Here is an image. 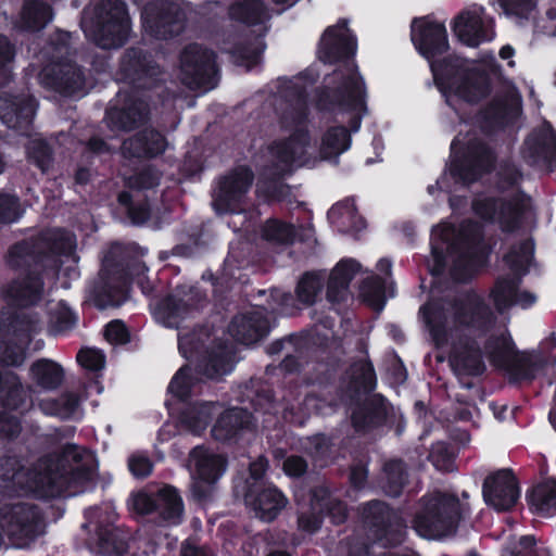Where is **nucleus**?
Instances as JSON below:
<instances>
[{"label":"nucleus","mask_w":556,"mask_h":556,"mask_svg":"<svg viewBox=\"0 0 556 556\" xmlns=\"http://www.w3.org/2000/svg\"><path fill=\"white\" fill-rule=\"evenodd\" d=\"M410 40L416 51L429 63L433 83L446 105L456 111L453 98L475 105L492 92V80L486 71L467 66L450 50L444 23L430 15L415 17L410 24Z\"/></svg>","instance_id":"obj_1"},{"label":"nucleus","mask_w":556,"mask_h":556,"mask_svg":"<svg viewBox=\"0 0 556 556\" xmlns=\"http://www.w3.org/2000/svg\"><path fill=\"white\" fill-rule=\"evenodd\" d=\"M85 452L75 443H66L41 455L29 467L16 457H5L0 462L2 479L24 485L39 498L61 497L90 480V469L83 463Z\"/></svg>","instance_id":"obj_2"},{"label":"nucleus","mask_w":556,"mask_h":556,"mask_svg":"<svg viewBox=\"0 0 556 556\" xmlns=\"http://www.w3.org/2000/svg\"><path fill=\"white\" fill-rule=\"evenodd\" d=\"M144 250L137 243H112L103 256L99 280L91 291L98 309L119 307L126 302L132 281L142 283L148 271Z\"/></svg>","instance_id":"obj_3"},{"label":"nucleus","mask_w":556,"mask_h":556,"mask_svg":"<svg viewBox=\"0 0 556 556\" xmlns=\"http://www.w3.org/2000/svg\"><path fill=\"white\" fill-rule=\"evenodd\" d=\"M468 514V504L457 494L437 490L418 500L412 528L420 538L442 540L455 535Z\"/></svg>","instance_id":"obj_4"},{"label":"nucleus","mask_w":556,"mask_h":556,"mask_svg":"<svg viewBox=\"0 0 556 556\" xmlns=\"http://www.w3.org/2000/svg\"><path fill=\"white\" fill-rule=\"evenodd\" d=\"M448 174L456 184L469 187L496 168L497 153L483 139L473 137L466 141L454 138L451 143Z\"/></svg>","instance_id":"obj_5"},{"label":"nucleus","mask_w":556,"mask_h":556,"mask_svg":"<svg viewBox=\"0 0 556 556\" xmlns=\"http://www.w3.org/2000/svg\"><path fill=\"white\" fill-rule=\"evenodd\" d=\"M85 31L101 49H117L127 43L131 34V18L123 0H101L93 8Z\"/></svg>","instance_id":"obj_6"},{"label":"nucleus","mask_w":556,"mask_h":556,"mask_svg":"<svg viewBox=\"0 0 556 556\" xmlns=\"http://www.w3.org/2000/svg\"><path fill=\"white\" fill-rule=\"evenodd\" d=\"M483 352L494 368L508 374L511 382H531L545 366L542 357L520 352L508 332L489 336Z\"/></svg>","instance_id":"obj_7"},{"label":"nucleus","mask_w":556,"mask_h":556,"mask_svg":"<svg viewBox=\"0 0 556 556\" xmlns=\"http://www.w3.org/2000/svg\"><path fill=\"white\" fill-rule=\"evenodd\" d=\"M351 66L352 73H343L340 68L333 71L331 83L336 84L334 87L324 85L316 88L315 108L319 112L332 113L336 109H342L367 113L365 80L358 66L354 64Z\"/></svg>","instance_id":"obj_8"},{"label":"nucleus","mask_w":556,"mask_h":556,"mask_svg":"<svg viewBox=\"0 0 556 556\" xmlns=\"http://www.w3.org/2000/svg\"><path fill=\"white\" fill-rule=\"evenodd\" d=\"M484 233L481 225L472 219L460 223L450 248L457 253L450 268L451 278L460 283L471 281L489 257L483 247Z\"/></svg>","instance_id":"obj_9"},{"label":"nucleus","mask_w":556,"mask_h":556,"mask_svg":"<svg viewBox=\"0 0 556 556\" xmlns=\"http://www.w3.org/2000/svg\"><path fill=\"white\" fill-rule=\"evenodd\" d=\"M529 199L525 193L510 197L485 195L471 202L473 214L488 224H496L505 235L521 230L529 211Z\"/></svg>","instance_id":"obj_10"},{"label":"nucleus","mask_w":556,"mask_h":556,"mask_svg":"<svg viewBox=\"0 0 556 556\" xmlns=\"http://www.w3.org/2000/svg\"><path fill=\"white\" fill-rule=\"evenodd\" d=\"M359 518L372 540L384 547L401 545L406 536V521L392 506L371 500L358 507Z\"/></svg>","instance_id":"obj_11"},{"label":"nucleus","mask_w":556,"mask_h":556,"mask_svg":"<svg viewBox=\"0 0 556 556\" xmlns=\"http://www.w3.org/2000/svg\"><path fill=\"white\" fill-rule=\"evenodd\" d=\"M72 250L71 241L63 233H40L20 240L10 247V263L13 267L28 265L47 266L55 263L59 256L67 255Z\"/></svg>","instance_id":"obj_12"},{"label":"nucleus","mask_w":556,"mask_h":556,"mask_svg":"<svg viewBox=\"0 0 556 556\" xmlns=\"http://www.w3.org/2000/svg\"><path fill=\"white\" fill-rule=\"evenodd\" d=\"M0 527L17 547H27L45 532L41 509L25 502L0 507Z\"/></svg>","instance_id":"obj_13"},{"label":"nucleus","mask_w":556,"mask_h":556,"mask_svg":"<svg viewBox=\"0 0 556 556\" xmlns=\"http://www.w3.org/2000/svg\"><path fill=\"white\" fill-rule=\"evenodd\" d=\"M302 389V386H295L294 391H289V394L294 395V400L296 401L303 395L302 402H298L296 405L291 403L286 394L282 396V402L277 401L273 389L265 384H260L256 388H247L243 393V402H248L255 413L274 416L277 419L280 416L286 422L301 425L302 420L296 416L295 412L301 408V405H304L306 408L311 406L314 408L319 407L317 404H312V402L317 401V399L311 392L306 391L307 386L304 387L305 391Z\"/></svg>","instance_id":"obj_14"},{"label":"nucleus","mask_w":556,"mask_h":556,"mask_svg":"<svg viewBox=\"0 0 556 556\" xmlns=\"http://www.w3.org/2000/svg\"><path fill=\"white\" fill-rule=\"evenodd\" d=\"M116 75L121 81L141 92L164 83V72L155 55L151 50L140 46H131L124 50L118 60Z\"/></svg>","instance_id":"obj_15"},{"label":"nucleus","mask_w":556,"mask_h":556,"mask_svg":"<svg viewBox=\"0 0 556 556\" xmlns=\"http://www.w3.org/2000/svg\"><path fill=\"white\" fill-rule=\"evenodd\" d=\"M144 33L156 40H169L180 36L187 25L185 11L174 1L155 0L141 10Z\"/></svg>","instance_id":"obj_16"},{"label":"nucleus","mask_w":556,"mask_h":556,"mask_svg":"<svg viewBox=\"0 0 556 556\" xmlns=\"http://www.w3.org/2000/svg\"><path fill=\"white\" fill-rule=\"evenodd\" d=\"M216 53L200 43L187 45L179 56L181 81L190 89H213L218 81Z\"/></svg>","instance_id":"obj_17"},{"label":"nucleus","mask_w":556,"mask_h":556,"mask_svg":"<svg viewBox=\"0 0 556 556\" xmlns=\"http://www.w3.org/2000/svg\"><path fill=\"white\" fill-rule=\"evenodd\" d=\"M27 394L20 377L0 371V440L13 441L22 432V421L15 413L26 410Z\"/></svg>","instance_id":"obj_18"},{"label":"nucleus","mask_w":556,"mask_h":556,"mask_svg":"<svg viewBox=\"0 0 556 556\" xmlns=\"http://www.w3.org/2000/svg\"><path fill=\"white\" fill-rule=\"evenodd\" d=\"M10 249L5 255V263L10 269L20 273L5 287L3 293L10 305L18 308H28L38 305L45 291V273L40 266L28 265L13 267L10 263Z\"/></svg>","instance_id":"obj_19"},{"label":"nucleus","mask_w":556,"mask_h":556,"mask_svg":"<svg viewBox=\"0 0 556 556\" xmlns=\"http://www.w3.org/2000/svg\"><path fill=\"white\" fill-rule=\"evenodd\" d=\"M130 509L139 516L155 514L167 525H178L184 514V502L176 488L165 485L155 494L144 491L134 493Z\"/></svg>","instance_id":"obj_20"},{"label":"nucleus","mask_w":556,"mask_h":556,"mask_svg":"<svg viewBox=\"0 0 556 556\" xmlns=\"http://www.w3.org/2000/svg\"><path fill=\"white\" fill-rule=\"evenodd\" d=\"M255 175L245 164L236 165L217 180L213 203L217 212L233 213L243 203L253 186Z\"/></svg>","instance_id":"obj_21"},{"label":"nucleus","mask_w":556,"mask_h":556,"mask_svg":"<svg viewBox=\"0 0 556 556\" xmlns=\"http://www.w3.org/2000/svg\"><path fill=\"white\" fill-rule=\"evenodd\" d=\"M455 325L481 333L490 330L494 314L484 298L475 289L463 292L451 302Z\"/></svg>","instance_id":"obj_22"},{"label":"nucleus","mask_w":556,"mask_h":556,"mask_svg":"<svg viewBox=\"0 0 556 556\" xmlns=\"http://www.w3.org/2000/svg\"><path fill=\"white\" fill-rule=\"evenodd\" d=\"M121 105L110 106L105 118L113 130L130 131L146 124L150 115V106L144 94L138 90L119 91Z\"/></svg>","instance_id":"obj_23"},{"label":"nucleus","mask_w":556,"mask_h":556,"mask_svg":"<svg viewBox=\"0 0 556 556\" xmlns=\"http://www.w3.org/2000/svg\"><path fill=\"white\" fill-rule=\"evenodd\" d=\"M351 425L358 433H368L386 427L393 418V406L381 393H372L352 401Z\"/></svg>","instance_id":"obj_24"},{"label":"nucleus","mask_w":556,"mask_h":556,"mask_svg":"<svg viewBox=\"0 0 556 556\" xmlns=\"http://www.w3.org/2000/svg\"><path fill=\"white\" fill-rule=\"evenodd\" d=\"M357 38L353 33H339L336 26H328L318 45V59L324 64H338L343 73H352L351 64L358 66L355 61Z\"/></svg>","instance_id":"obj_25"},{"label":"nucleus","mask_w":556,"mask_h":556,"mask_svg":"<svg viewBox=\"0 0 556 556\" xmlns=\"http://www.w3.org/2000/svg\"><path fill=\"white\" fill-rule=\"evenodd\" d=\"M485 503L498 511L510 510L520 497L518 478L510 468L496 470L488 475L482 484Z\"/></svg>","instance_id":"obj_26"},{"label":"nucleus","mask_w":556,"mask_h":556,"mask_svg":"<svg viewBox=\"0 0 556 556\" xmlns=\"http://www.w3.org/2000/svg\"><path fill=\"white\" fill-rule=\"evenodd\" d=\"M522 112L520 101L494 98L475 115V123L485 135L505 130L514 126Z\"/></svg>","instance_id":"obj_27"},{"label":"nucleus","mask_w":556,"mask_h":556,"mask_svg":"<svg viewBox=\"0 0 556 556\" xmlns=\"http://www.w3.org/2000/svg\"><path fill=\"white\" fill-rule=\"evenodd\" d=\"M38 102L33 94L0 93V119L8 128L25 131L33 124Z\"/></svg>","instance_id":"obj_28"},{"label":"nucleus","mask_w":556,"mask_h":556,"mask_svg":"<svg viewBox=\"0 0 556 556\" xmlns=\"http://www.w3.org/2000/svg\"><path fill=\"white\" fill-rule=\"evenodd\" d=\"M254 430L255 419L248 408L230 407L217 417L211 433L215 441L231 445Z\"/></svg>","instance_id":"obj_29"},{"label":"nucleus","mask_w":556,"mask_h":556,"mask_svg":"<svg viewBox=\"0 0 556 556\" xmlns=\"http://www.w3.org/2000/svg\"><path fill=\"white\" fill-rule=\"evenodd\" d=\"M245 505L254 511L256 518L264 522H273L286 508L288 497L273 483L252 486L243 492Z\"/></svg>","instance_id":"obj_30"},{"label":"nucleus","mask_w":556,"mask_h":556,"mask_svg":"<svg viewBox=\"0 0 556 556\" xmlns=\"http://www.w3.org/2000/svg\"><path fill=\"white\" fill-rule=\"evenodd\" d=\"M450 363L457 376L479 377L486 370L483 350L476 339L466 334L453 341Z\"/></svg>","instance_id":"obj_31"},{"label":"nucleus","mask_w":556,"mask_h":556,"mask_svg":"<svg viewBox=\"0 0 556 556\" xmlns=\"http://www.w3.org/2000/svg\"><path fill=\"white\" fill-rule=\"evenodd\" d=\"M264 307L237 314L232 317L228 332L237 342L250 345L263 340L270 331V325Z\"/></svg>","instance_id":"obj_32"},{"label":"nucleus","mask_w":556,"mask_h":556,"mask_svg":"<svg viewBox=\"0 0 556 556\" xmlns=\"http://www.w3.org/2000/svg\"><path fill=\"white\" fill-rule=\"evenodd\" d=\"M452 30L460 43L470 48L489 42L495 36L492 22L485 23L480 12L471 10H464L455 16Z\"/></svg>","instance_id":"obj_33"},{"label":"nucleus","mask_w":556,"mask_h":556,"mask_svg":"<svg viewBox=\"0 0 556 556\" xmlns=\"http://www.w3.org/2000/svg\"><path fill=\"white\" fill-rule=\"evenodd\" d=\"M377 387V376L370 359L358 358L351 363L341 378L340 391L343 396L352 401L361 395L370 394Z\"/></svg>","instance_id":"obj_34"},{"label":"nucleus","mask_w":556,"mask_h":556,"mask_svg":"<svg viewBox=\"0 0 556 556\" xmlns=\"http://www.w3.org/2000/svg\"><path fill=\"white\" fill-rule=\"evenodd\" d=\"M43 81L55 92L72 97L84 91L86 77L81 66L73 62H64L45 68Z\"/></svg>","instance_id":"obj_35"},{"label":"nucleus","mask_w":556,"mask_h":556,"mask_svg":"<svg viewBox=\"0 0 556 556\" xmlns=\"http://www.w3.org/2000/svg\"><path fill=\"white\" fill-rule=\"evenodd\" d=\"M36 314L16 309L0 311V336L11 337L21 344L28 345L37 331Z\"/></svg>","instance_id":"obj_36"},{"label":"nucleus","mask_w":556,"mask_h":556,"mask_svg":"<svg viewBox=\"0 0 556 556\" xmlns=\"http://www.w3.org/2000/svg\"><path fill=\"white\" fill-rule=\"evenodd\" d=\"M167 146L165 136L154 129L144 128L123 142L125 153L135 159L151 160L164 153Z\"/></svg>","instance_id":"obj_37"},{"label":"nucleus","mask_w":556,"mask_h":556,"mask_svg":"<svg viewBox=\"0 0 556 556\" xmlns=\"http://www.w3.org/2000/svg\"><path fill=\"white\" fill-rule=\"evenodd\" d=\"M556 154V132L551 124L533 130L525 140V157L531 163H551Z\"/></svg>","instance_id":"obj_38"},{"label":"nucleus","mask_w":556,"mask_h":556,"mask_svg":"<svg viewBox=\"0 0 556 556\" xmlns=\"http://www.w3.org/2000/svg\"><path fill=\"white\" fill-rule=\"evenodd\" d=\"M190 458L194 463L198 479L206 483L216 482L223 476L228 464L224 455L212 453L203 445L193 447Z\"/></svg>","instance_id":"obj_39"},{"label":"nucleus","mask_w":556,"mask_h":556,"mask_svg":"<svg viewBox=\"0 0 556 556\" xmlns=\"http://www.w3.org/2000/svg\"><path fill=\"white\" fill-rule=\"evenodd\" d=\"M99 552L106 556L123 555L128 549V535L110 521H98L94 527Z\"/></svg>","instance_id":"obj_40"},{"label":"nucleus","mask_w":556,"mask_h":556,"mask_svg":"<svg viewBox=\"0 0 556 556\" xmlns=\"http://www.w3.org/2000/svg\"><path fill=\"white\" fill-rule=\"evenodd\" d=\"M526 501L541 517L556 515V479L548 478L532 485L526 493Z\"/></svg>","instance_id":"obj_41"},{"label":"nucleus","mask_w":556,"mask_h":556,"mask_svg":"<svg viewBox=\"0 0 556 556\" xmlns=\"http://www.w3.org/2000/svg\"><path fill=\"white\" fill-rule=\"evenodd\" d=\"M194 370L208 379L227 375L232 370L231 355L222 344L216 349L205 350L198 358Z\"/></svg>","instance_id":"obj_42"},{"label":"nucleus","mask_w":556,"mask_h":556,"mask_svg":"<svg viewBox=\"0 0 556 556\" xmlns=\"http://www.w3.org/2000/svg\"><path fill=\"white\" fill-rule=\"evenodd\" d=\"M302 232L299 233L295 226L282 219L270 217L261 228L262 238L265 241L278 244H293L295 240L304 242L307 240V232H313V228L301 227Z\"/></svg>","instance_id":"obj_43"},{"label":"nucleus","mask_w":556,"mask_h":556,"mask_svg":"<svg viewBox=\"0 0 556 556\" xmlns=\"http://www.w3.org/2000/svg\"><path fill=\"white\" fill-rule=\"evenodd\" d=\"M31 380L42 390H56L64 381L63 367L49 358L35 361L29 368Z\"/></svg>","instance_id":"obj_44"},{"label":"nucleus","mask_w":556,"mask_h":556,"mask_svg":"<svg viewBox=\"0 0 556 556\" xmlns=\"http://www.w3.org/2000/svg\"><path fill=\"white\" fill-rule=\"evenodd\" d=\"M53 18L52 7L42 0H25L21 10L22 27L29 31L43 29Z\"/></svg>","instance_id":"obj_45"},{"label":"nucleus","mask_w":556,"mask_h":556,"mask_svg":"<svg viewBox=\"0 0 556 556\" xmlns=\"http://www.w3.org/2000/svg\"><path fill=\"white\" fill-rule=\"evenodd\" d=\"M431 340L435 348L441 349L448 344L450 328L447 317L442 307L424 305L420 308Z\"/></svg>","instance_id":"obj_46"},{"label":"nucleus","mask_w":556,"mask_h":556,"mask_svg":"<svg viewBox=\"0 0 556 556\" xmlns=\"http://www.w3.org/2000/svg\"><path fill=\"white\" fill-rule=\"evenodd\" d=\"M314 492L315 507L321 508L324 519L328 517L334 526H341L346 522L349 508L344 501L333 497L331 492L325 486L316 488Z\"/></svg>","instance_id":"obj_47"},{"label":"nucleus","mask_w":556,"mask_h":556,"mask_svg":"<svg viewBox=\"0 0 556 556\" xmlns=\"http://www.w3.org/2000/svg\"><path fill=\"white\" fill-rule=\"evenodd\" d=\"M351 143L349 128L343 125L330 126L321 137L320 154L325 159L338 156L348 151Z\"/></svg>","instance_id":"obj_48"},{"label":"nucleus","mask_w":556,"mask_h":556,"mask_svg":"<svg viewBox=\"0 0 556 556\" xmlns=\"http://www.w3.org/2000/svg\"><path fill=\"white\" fill-rule=\"evenodd\" d=\"M534 240L532 238L523 239L510 247L508 252L504 254L503 261L515 274L525 275L534 258Z\"/></svg>","instance_id":"obj_49"},{"label":"nucleus","mask_w":556,"mask_h":556,"mask_svg":"<svg viewBox=\"0 0 556 556\" xmlns=\"http://www.w3.org/2000/svg\"><path fill=\"white\" fill-rule=\"evenodd\" d=\"M229 17L247 26H256L263 22L266 7L262 0H239L230 4Z\"/></svg>","instance_id":"obj_50"},{"label":"nucleus","mask_w":556,"mask_h":556,"mask_svg":"<svg viewBox=\"0 0 556 556\" xmlns=\"http://www.w3.org/2000/svg\"><path fill=\"white\" fill-rule=\"evenodd\" d=\"M520 283V275L517 277L503 276L496 278L490 291V298L500 313L516 305V300L514 299Z\"/></svg>","instance_id":"obj_51"},{"label":"nucleus","mask_w":556,"mask_h":556,"mask_svg":"<svg viewBox=\"0 0 556 556\" xmlns=\"http://www.w3.org/2000/svg\"><path fill=\"white\" fill-rule=\"evenodd\" d=\"M383 492L390 497H399L408 481L405 463L402 459H390L383 466Z\"/></svg>","instance_id":"obj_52"},{"label":"nucleus","mask_w":556,"mask_h":556,"mask_svg":"<svg viewBox=\"0 0 556 556\" xmlns=\"http://www.w3.org/2000/svg\"><path fill=\"white\" fill-rule=\"evenodd\" d=\"M80 405V399L75 392H64L55 399L43 400L40 407L46 415L61 419H71Z\"/></svg>","instance_id":"obj_53"},{"label":"nucleus","mask_w":556,"mask_h":556,"mask_svg":"<svg viewBox=\"0 0 556 556\" xmlns=\"http://www.w3.org/2000/svg\"><path fill=\"white\" fill-rule=\"evenodd\" d=\"M155 315L168 328H178L180 324L189 317L184 306L180 304L178 295H175L173 292L157 302Z\"/></svg>","instance_id":"obj_54"},{"label":"nucleus","mask_w":556,"mask_h":556,"mask_svg":"<svg viewBox=\"0 0 556 556\" xmlns=\"http://www.w3.org/2000/svg\"><path fill=\"white\" fill-rule=\"evenodd\" d=\"M386 281L378 275L365 278L359 285V298L375 311H381L386 304Z\"/></svg>","instance_id":"obj_55"},{"label":"nucleus","mask_w":556,"mask_h":556,"mask_svg":"<svg viewBox=\"0 0 556 556\" xmlns=\"http://www.w3.org/2000/svg\"><path fill=\"white\" fill-rule=\"evenodd\" d=\"M455 229L452 225L437 226L431 232V255L434 266L432 274H440L446 266V253L444 244L450 243Z\"/></svg>","instance_id":"obj_56"},{"label":"nucleus","mask_w":556,"mask_h":556,"mask_svg":"<svg viewBox=\"0 0 556 556\" xmlns=\"http://www.w3.org/2000/svg\"><path fill=\"white\" fill-rule=\"evenodd\" d=\"M213 403L197 401L181 412V422L192 430H204L213 419Z\"/></svg>","instance_id":"obj_57"},{"label":"nucleus","mask_w":556,"mask_h":556,"mask_svg":"<svg viewBox=\"0 0 556 556\" xmlns=\"http://www.w3.org/2000/svg\"><path fill=\"white\" fill-rule=\"evenodd\" d=\"M323 288V277L315 271H306L295 287L296 299L304 305H313Z\"/></svg>","instance_id":"obj_58"},{"label":"nucleus","mask_w":556,"mask_h":556,"mask_svg":"<svg viewBox=\"0 0 556 556\" xmlns=\"http://www.w3.org/2000/svg\"><path fill=\"white\" fill-rule=\"evenodd\" d=\"M117 201L126 208L131 225L141 226L150 219L151 207L147 200L134 201L130 192L122 191L117 195Z\"/></svg>","instance_id":"obj_59"},{"label":"nucleus","mask_w":556,"mask_h":556,"mask_svg":"<svg viewBox=\"0 0 556 556\" xmlns=\"http://www.w3.org/2000/svg\"><path fill=\"white\" fill-rule=\"evenodd\" d=\"M193 386L192 369L190 366L184 365L173 376L167 391L179 402L187 403L191 397Z\"/></svg>","instance_id":"obj_60"},{"label":"nucleus","mask_w":556,"mask_h":556,"mask_svg":"<svg viewBox=\"0 0 556 556\" xmlns=\"http://www.w3.org/2000/svg\"><path fill=\"white\" fill-rule=\"evenodd\" d=\"M173 293L178 295L180 304L189 316L203 309L207 303L206 294L198 287L179 285Z\"/></svg>","instance_id":"obj_61"},{"label":"nucleus","mask_w":556,"mask_h":556,"mask_svg":"<svg viewBox=\"0 0 556 556\" xmlns=\"http://www.w3.org/2000/svg\"><path fill=\"white\" fill-rule=\"evenodd\" d=\"M429 460L440 471L450 472L455 468L456 454L447 442L439 441L431 445Z\"/></svg>","instance_id":"obj_62"},{"label":"nucleus","mask_w":556,"mask_h":556,"mask_svg":"<svg viewBox=\"0 0 556 556\" xmlns=\"http://www.w3.org/2000/svg\"><path fill=\"white\" fill-rule=\"evenodd\" d=\"M28 159L42 173H47L53 164V150L46 140H35L28 147Z\"/></svg>","instance_id":"obj_63"},{"label":"nucleus","mask_w":556,"mask_h":556,"mask_svg":"<svg viewBox=\"0 0 556 556\" xmlns=\"http://www.w3.org/2000/svg\"><path fill=\"white\" fill-rule=\"evenodd\" d=\"M24 210L20 198L12 193L0 191V225H11L21 219Z\"/></svg>","instance_id":"obj_64"}]
</instances>
